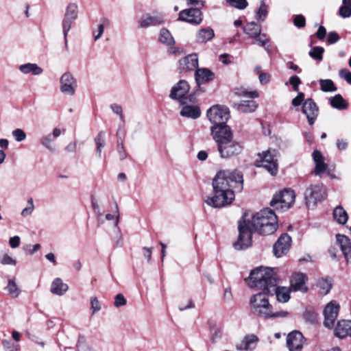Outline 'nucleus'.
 Here are the masks:
<instances>
[{"instance_id":"52","label":"nucleus","mask_w":351,"mask_h":351,"mask_svg":"<svg viewBox=\"0 0 351 351\" xmlns=\"http://www.w3.org/2000/svg\"><path fill=\"white\" fill-rule=\"evenodd\" d=\"M210 334L213 342H216L221 337L222 331L220 328L213 327L210 329Z\"/></svg>"},{"instance_id":"38","label":"nucleus","mask_w":351,"mask_h":351,"mask_svg":"<svg viewBox=\"0 0 351 351\" xmlns=\"http://www.w3.org/2000/svg\"><path fill=\"white\" fill-rule=\"evenodd\" d=\"M54 142V138L51 134H48L41 137L40 140V144L48 149L49 152H54L55 147L53 145Z\"/></svg>"},{"instance_id":"7","label":"nucleus","mask_w":351,"mask_h":351,"mask_svg":"<svg viewBox=\"0 0 351 351\" xmlns=\"http://www.w3.org/2000/svg\"><path fill=\"white\" fill-rule=\"evenodd\" d=\"M295 194L293 190L284 189L275 195L270 202L271 206L282 211L289 209L294 203Z\"/></svg>"},{"instance_id":"44","label":"nucleus","mask_w":351,"mask_h":351,"mask_svg":"<svg viewBox=\"0 0 351 351\" xmlns=\"http://www.w3.org/2000/svg\"><path fill=\"white\" fill-rule=\"evenodd\" d=\"M303 316L304 319L310 323L314 324L317 322V314L311 308H306Z\"/></svg>"},{"instance_id":"55","label":"nucleus","mask_w":351,"mask_h":351,"mask_svg":"<svg viewBox=\"0 0 351 351\" xmlns=\"http://www.w3.org/2000/svg\"><path fill=\"white\" fill-rule=\"evenodd\" d=\"M304 101V94L299 92L298 95L292 99L291 104L294 107L300 106Z\"/></svg>"},{"instance_id":"43","label":"nucleus","mask_w":351,"mask_h":351,"mask_svg":"<svg viewBox=\"0 0 351 351\" xmlns=\"http://www.w3.org/2000/svg\"><path fill=\"white\" fill-rule=\"evenodd\" d=\"M117 149L119 159L121 160H125L128 157V153L125 149L122 138H119V141L117 142Z\"/></svg>"},{"instance_id":"14","label":"nucleus","mask_w":351,"mask_h":351,"mask_svg":"<svg viewBox=\"0 0 351 351\" xmlns=\"http://www.w3.org/2000/svg\"><path fill=\"white\" fill-rule=\"evenodd\" d=\"M291 245V237L287 233L282 234L274 245L273 252L274 256L277 258L282 257L289 251Z\"/></svg>"},{"instance_id":"56","label":"nucleus","mask_w":351,"mask_h":351,"mask_svg":"<svg viewBox=\"0 0 351 351\" xmlns=\"http://www.w3.org/2000/svg\"><path fill=\"white\" fill-rule=\"evenodd\" d=\"M0 263L2 265H16V261L14 258H12L11 256H10L8 254H5L3 257L1 258Z\"/></svg>"},{"instance_id":"20","label":"nucleus","mask_w":351,"mask_h":351,"mask_svg":"<svg viewBox=\"0 0 351 351\" xmlns=\"http://www.w3.org/2000/svg\"><path fill=\"white\" fill-rule=\"evenodd\" d=\"M198 67V58L197 54H190L178 61V69L180 72L194 71Z\"/></svg>"},{"instance_id":"48","label":"nucleus","mask_w":351,"mask_h":351,"mask_svg":"<svg viewBox=\"0 0 351 351\" xmlns=\"http://www.w3.org/2000/svg\"><path fill=\"white\" fill-rule=\"evenodd\" d=\"M267 14V6L263 1H261L260 8L257 12V19L261 21H263Z\"/></svg>"},{"instance_id":"21","label":"nucleus","mask_w":351,"mask_h":351,"mask_svg":"<svg viewBox=\"0 0 351 351\" xmlns=\"http://www.w3.org/2000/svg\"><path fill=\"white\" fill-rule=\"evenodd\" d=\"M307 278L306 275L301 272L293 274L291 278V287L294 291H302L305 293L308 288L306 285Z\"/></svg>"},{"instance_id":"22","label":"nucleus","mask_w":351,"mask_h":351,"mask_svg":"<svg viewBox=\"0 0 351 351\" xmlns=\"http://www.w3.org/2000/svg\"><path fill=\"white\" fill-rule=\"evenodd\" d=\"M215 73L207 68H197L195 73V80L199 88L202 84L208 83L215 79Z\"/></svg>"},{"instance_id":"51","label":"nucleus","mask_w":351,"mask_h":351,"mask_svg":"<svg viewBox=\"0 0 351 351\" xmlns=\"http://www.w3.org/2000/svg\"><path fill=\"white\" fill-rule=\"evenodd\" d=\"M127 300L122 293L117 294L114 298V305L117 308L126 305Z\"/></svg>"},{"instance_id":"60","label":"nucleus","mask_w":351,"mask_h":351,"mask_svg":"<svg viewBox=\"0 0 351 351\" xmlns=\"http://www.w3.org/2000/svg\"><path fill=\"white\" fill-rule=\"evenodd\" d=\"M339 76L348 83L351 84V72L347 69H341L339 71Z\"/></svg>"},{"instance_id":"34","label":"nucleus","mask_w":351,"mask_h":351,"mask_svg":"<svg viewBox=\"0 0 351 351\" xmlns=\"http://www.w3.org/2000/svg\"><path fill=\"white\" fill-rule=\"evenodd\" d=\"M243 29L245 33L247 34L250 38H254L261 32V25L255 22H250L247 23Z\"/></svg>"},{"instance_id":"27","label":"nucleus","mask_w":351,"mask_h":351,"mask_svg":"<svg viewBox=\"0 0 351 351\" xmlns=\"http://www.w3.org/2000/svg\"><path fill=\"white\" fill-rule=\"evenodd\" d=\"M313 158L315 163L314 173L317 176H319L324 173L327 169V165L324 161V158L319 151L315 150L313 153Z\"/></svg>"},{"instance_id":"57","label":"nucleus","mask_w":351,"mask_h":351,"mask_svg":"<svg viewBox=\"0 0 351 351\" xmlns=\"http://www.w3.org/2000/svg\"><path fill=\"white\" fill-rule=\"evenodd\" d=\"M90 304L93 314L101 310V305L97 297H92L90 298Z\"/></svg>"},{"instance_id":"41","label":"nucleus","mask_w":351,"mask_h":351,"mask_svg":"<svg viewBox=\"0 0 351 351\" xmlns=\"http://www.w3.org/2000/svg\"><path fill=\"white\" fill-rule=\"evenodd\" d=\"M324 49L322 47H313L309 51L308 55L314 60L321 62L323 60Z\"/></svg>"},{"instance_id":"24","label":"nucleus","mask_w":351,"mask_h":351,"mask_svg":"<svg viewBox=\"0 0 351 351\" xmlns=\"http://www.w3.org/2000/svg\"><path fill=\"white\" fill-rule=\"evenodd\" d=\"M336 239L345 258L348 261L351 258V240L347 236L340 234L336 235Z\"/></svg>"},{"instance_id":"23","label":"nucleus","mask_w":351,"mask_h":351,"mask_svg":"<svg viewBox=\"0 0 351 351\" xmlns=\"http://www.w3.org/2000/svg\"><path fill=\"white\" fill-rule=\"evenodd\" d=\"M190 90V86L189 83L184 80H180L173 88H171L169 97L173 99H182Z\"/></svg>"},{"instance_id":"39","label":"nucleus","mask_w":351,"mask_h":351,"mask_svg":"<svg viewBox=\"0 0 351 351\" xmlns=\"http://www.w3.org/2000/svg\"><path fill=\"white\" fill-rule=\"evenodd\" d=\"M110 21L108 19H107V18L101 19V23L97 25V33L96 34L95 31L93 32V34L94 36V40L95 41H97L98 39H99L100 37L101 36V35L103 34L104 30V26H108V25H110Z\"/></svg>"},{"instance_id":"12","label":"nucleus","mask_w":351,"mask_h":351,"mask_svg":"<svg viewBox=\"0 0 351 351\" xmlns=\"http://www.w3.org/2000/svg\"><path fill=\"white\" fill-rule=\"evenodd\" d=\"M77 86V80L71 72L64 73L60 78V90L64 95H74Z\"/></svg>"},{"instance_id":"15","label":"nucleus","mask_w":351,"mask_h":351,"mask_svg":"<svg viewBox=\"0 0 351 351\" xmlns=\"http://www.w3.org/2000/svg\"><path fill=\"white\" fill-rule=\"evenodd\" d=\"M339 310V305L335 301L329 302L324 310V326L328 328L334 326Z\"/></svg>"},{"instance_id":"18","label":"nucleus","mask_w":351,"mask_h":351,"mask_svg":"<svg viewBox=\"0 0 351 351\" xmlns=\"http://www.w3.org/2000/svg\"><path fill=\"white\" fill-rule=\"evenodd\" d=\"M179 19L190 23L199 24L202 21V14L198 8H190L181 11Z\"/></svg>"},{"instance_id":"29","label":"nucleus","mask_w":351,"mask_h":351,"mask_svg":"<svg viewBox=\"0 0 351 351\" xmlns=\"http://www.w3.org/2000/svg\"><path fill=\"white\" fill-rule=\"evenodd\" d=\"M69 287L62 279L57 278L51 283V291L58 295H62L68 291Z\"/></svg>"},{"instance_id":"31","label":"nucleus","mask_w":351,"mask_h":351,"mask_svg":"<svg viewBox=\"0 0 351 351\" xmlns=\"http://www.w3.org/2000/svg\"><path fill=\"white\" fill-rule=\"evenodd\" d=\"M19 71L24 73H32L34 75H40L43 72V69L34 63H27L24 64H21L19 68Z\"/></svg>"},{"instance_id":"5","label":"nucleus","mask_w":351,"mask_h":351,"mask_svg":"<svg viewBox=\"0 0 351 351\" xmlns=\"http://www.w3.org/2000/svg\"><path fill=\"white\" fill-rule=\"evenodd\" d=\"M235 95L250 99H254L258 97L256 91H248L243 88H236ZM234 108L241 113H250L254 112L258 105L256 102L252 99L242 100L239 103L234 104Z\"/></svg>"},{"instance_id":"32","label":"nucleus","mask_w":351,"mask_h":351,"mask_svg":"<svg viewBox=\"0 0 351 351\" xmlns=\"http://www.w3.org/2000/svg\"><path fill=\"white\" fill-rule=\"evenodd\" d=\"M215 36L214 31L210 27L201 29L197 34L196 40L198 43H206Z\"/></svg>"},{"instance_id":"61","label":"nucleus","mask_w":351,"mask_h":351,"mask_svg":"<svg viewBox=\"0 0 351 351\" xmlns=\"http://www.w3.org/2000/svg\"><path fill=\"white\" fill-rule=\"evenodd\" d=\"M187 4L191 5V8H198L200 10L204 6V2L202 0H186Z\"/></svg>"},{"instance_id":"64","label":"nucleus","mask_w":351,"mask_h":351,"mask_svg":"<svg viewBox=\"0 0 351 351\" xmlns=\"http://www.w3.org/2000/svg\"><path fill=\"white\" fill-rule=\"evenodd\" d=\"M77 351H95L92 348L85 343H82L80 340H78L77 345Z\"/></svg>"},{"instance_id":"2","label":"nucleus","mask_w":351,"mask_h":351,"mask_svg":"<svg viewBox=\"0 0 351 351\" xmlns=\"http://www.w3.org/2000/svg\"><path fill=\"white\" fill-rule=\"evenodd\" d=\"M214 195L205 202L213 208H222L230 204L235 198L234 193L243 189V173L237 170H221L213 180Z\"/></svg>"},{"instance_id":"46","label":"nucleus","mask_w":351,"mask_h":351,"mask_svg":"<svg viewBox=\"0 0 351 351\" xmlns=\"http://www.w3.org/2000/svg\"><path fill=\"white\" fill-rule=\"evenodd\" d=\"M2 346L5 351H18L19 350V346L14 343L11 340H3Z\"/></svg>"},{"instance_id":"13","label":"nucleus","mask_w":351,"mask_h":351,"mask_svg":"<svg viewBox=\"0 0 351 351\" xmlns=\"http://www.w3.org/2000/svg\"><path fill=\"white\" fill-rule=\"evenodd\" d=\"M211 134L217 145L233 138L230 128L226 123L221 125H213L210 128Z\"/></svg>"},{"instance_id":"26","label":"nucleus","mask_w":351,"mask_h":351,"mask_svg":"<svg viewBox=\"0 0 351 351\" xmlns=\"http://www.w3.org/2000/svg\"><path fill=\"white\" fill-rule=\"evenodd\" d=\"M258 337L254 335L245 336L243 339L237 344V348L239 350H250L256 346Z\"/></svg>"},{"instance_id":"45","label":"nucleus","mask_w":351,"mask_h":351,"mask_svg":"<svg viewBox=\"0 0 351 351\" xmlns=\"http://www.w3.org/2000/svg\"><path fill=\"white\" fill-rule=\"evenodd\" d=\"M226 1L231 7L239 10H243L248 5L247 0H226Z\"/></svg>"},{"instance_id":"1","label":"nucleus","mask_w":351,"mask_h":351,"mask_svg":"<svg viewBox=\"0 0 351 351\" xmlns=\"http://www.w3.org/2000/svg\"><path fill=\"white\" fill-rule=\"evenodd\" d=\"M278 228V220L275 213L267 208L261 210L252 217L251 220L245 219L240 220L238 225L239 237L234 243L236 250H240L249 247L252 245V237L254 232L260 234L269 235Z\"/></svg>"},{"instance_id":"25","label":"nucleus","mask_w":351,"mask_h":351,"mask_svg":"<svg viewBox=\"0 0 351 351\" xmlns=\"http://www.w3.org/2000/svg\"><path fill=\"white\" fill-rule=\"evenodd\" d=\"M335 334L341 339L347 336H351V320L339 321Z\"/></svg>"},{"instance_id":"47","label":"nucleus","mask_w":351,"mask_h":351,"mask_svg":"<svg viewBox=\"0 0 351 351\" xmlns=\"http://www.w3.org/2000/svg\"><path fill=\"white\" fill-rule=\"evenodd\" d=\"M27 204L28 206L24 209H23V210L21 211V214L23 217H27L30 215L34 210V202L32 198H29L27 199Z\"/></svg>"},{"instance_id":"37","label":"nucleus","mask_w":351,"mask_h":351,"mask_svg":"<svg viewBox=\"0 0 351 351\" xmlns=\"http://www.w3.org/2000/svg\"><path fill=\"white\" fill-rule=\"evenodd\" d=\"M317 286L319 288L321 294L326 295L330 291L332 284L330 280L322 278L318 280Z\"/></svg>"},{"instance_id":"40","label":"nucleus","mask_w":351,"mask_h":351,"mask_svg":"<svg viewBox=\"0 0 351 351\" xmlns=\"http://www.w3.org/2000/svg\"><path fill=\"white\" fill-rule=\"evenodd\" d=\"M319 85L321 90L324 92H335L337 90L332 80L329 79L320 80Z\"/></svg>"},{"instance_id":"11","label":"nucleus","mask_w":351,"mask_h":351,"mask_svg":"<svg viewBox=\"0 0 351 351\" xmlns=\"http://www.w3.org/2000/svg\"><path fill=\"white\" fill-rule=\"evenodd\" d=\"M217 149L222 158H230L239 155L243 151V146L232 138L217 145Z\"/></svg>"},{"instance_id":"35","label":"nucleus","mask_w":351,"mask_h":351,"mask_svg":"<svg viewBox=\"0 0 351 351\" xmlns=\"http://www.w3.org/2000/svg\"><path fill=\"white\" fill-rule=\"evenodd\" d=\"M95 143L96 145V154L98 158H101L102 149L106 145L105 132L104 131H100L98 133L95 138Z\"/></svg>"},{"instance_id":"49","label":"nucleus","mask_w":351,"mask_h":351,"mask_svg":"<svg viewBox=\"0 0 351 351\" xmlns=\"http://www.w3.org/2000/svg\"><path fill=\"white\" fill-rule=\"evenodd\" d=\"M12 134L17 142H21L26 138L25 132L20 128L13 130Z\"/></svg>"},{"instance_id":"6","label":"nucleus","mask_w":351,"mask_h":351,"mask_svg":"<svg viewBox=\"0 0 351 351\" xmlns=\"http://www.w3.org/2000/svg\"><path fill=\"white\" fill-rule=\"evenodd\" d=\"M326 197V189L322 184L311 185L304 192L306 204L309 208L315 207L317 202L324 201Z\"/></svg>"},{"instance_id":"36","label":"nucleus","mask_w":351,"mask_h":351,"mask_svg":"<svg viewBox=\"0 0 351 351\" xmlns=\"http://www.w3.org/2000/svg\"><path fill=\"white\" fill-rule=\"evenodd\" d=\"M330 104L332 107L338 110H344L348 108V104L339 94L331 97L330 99Z\"/></svg>"},{"instance_id":"53","label":"nucleus","mask_w":351,"mask_h":351,"mask_svg":"<svg viewBox=\"0 0 351 351\" xmlns=\"http://www.w3.org/2000/svg\"><path fill=\"white\" fill-rule=\"evenodd\" d=\"M110 108L111 110H112V112L115 114H117V115L119 116L120 117V119L121 120V121L123 123L125 122V117L123 114V108L122 107L119 105V104H111L110 106Z\"/></svg>"},{"instance_id":"3","label":"nucleus","mask_w":351,"mask_h":351,"mask_svg":"<svg viewBox=\"0 0 351 351\" xmlns=\"http://www.w3.org/2000/svg\"><path fill=\"white\" fill-rule=\"evenodd\" d=\"M252 288L264 289L269 295H276L278 302L285 303L290 299L291 289L278 287V277L271 268H256L251 271L247 279Z\"/></svg>"},{"instance_id":"63","label":"nucleus","mask_w":351,"mask_h":351,"mask_svg":"<svg viewBox=\"0 0 351 351\" xmlns=\"http://www.w3.org/2000/svg\"><path fill=\"white\" fill-rule=\"evenodd\" d=\"M21 239L19 236H14L13 237H10L9 239V244L12 248L18 247L20 245Z\"/></svg>"},{"instance_id":"33","label":"nucleus","mask_w":351,"mask_h":351,"mask_svg":"<svg viewBox=\"0 0 351 351\" xmlns=\"http://www.w3.org/2000/svg\"><path fill=\"white\" fill-rule=\"evenodd\" d=\"M159 41L166 45L172 46L175 44V40L170 32L166 28H162L160 31Z\"/></svg>"},{"instance_id":"50","label":"nucleus","mask_w":351,"mask_h":351,"mask_svg":"<svg viewBox=\"0 0 351 351\" xmlns=\"http://www.w3.org/2000/svg\"><path fill=\"white\" fill-rule=\"evenodd\" d=\"M256 38V41L258 42L261 46L265 47V49L269 51V47H266V44L269 42V38L267 37L266 34L259 33L258 36L254 37Z\"/></svg>"},{"instance_id":"30","label":"nucleus","mask_w":351,"mask_h":351,"mask_svg":"<svg viewBox=\"0 0 351 351\" xmlns=\"http://www.w3.org/2000/svg\"><path fill=\"white\" fill-rule=\"evenodd\" d=\"M332 216L335 221L341 225L346 224L348 219V215L341 206H337L334 208Z\"/></svg>"},{"instance_id":"42","label":"nucleus","mask_w":351,"mask_h":351,"mask_svg":"<svg viewBox=\"0 0 351 351\" xmlns=\"http://www.w3.org/2000/svg\"><path fill=\"white\" fill-rule=\"evenodd\" d=\"M6 289L8 291L9 294L12 298H17L21 293V290L16 285L14 280H9L8 284L6 287Z\"/></svg>"},{"instance_id":"4","label":"nucleus","mask_w":351,"mask_h":351,"mask_svg":"<svg viewBox=\"0 0 351 351\" xmlns=\"http://www.w3.org/2000/svg\"><path fill=\"white\" fill-rule=\"evenodd\" d=\"M259 289L262 291L250 298V306L253 313L265 319L285 317L288 315V312L284 311L274 312L273 307L268 300L269 294L266 293L264 289Z\"/></svg>"},{"instance_id":"17","label":"nucleus","mask_w":351,"mask_h":351,"mask_svg":"<svg viewBox=\"0 0 351 351\" xmlns=\"http://www.w3.org/2000/svg\"><path fill=\"white\" fill-rule=\"evenodd\" d=\"M302 111L306 115L309 125H312L319 113V108L314 100L311 98L306 99L302 104Z\"/></svg>"},{"instance_id":"16","label":"nucleus","mask_w":351,"mask_h":351,"mask_svg":"<svg viewBox=\"0 0 351 351\" xmlns=\"http://www.w3.org/2000/svg\"><path fill=\"white\" fill-rule=\"evenodd\" d=\"M165 23L164 15L161 13L143 15L139 20L138 28H147L151 26H158Z\"/></svg>"},{"instance_id":"58","label":"nucleus","mask_w":351,"mask_h":351,"mask_svg":"<svg viewBox=\"0 0 351 351\" xmlns=\"http://www.w3.org/2000/svg\"><path fill=\"white\" fill-rule=\"evenodd\" d=\"M339 14L342 18H348L351 15V8L348 6L342 5L339 8Z\"/></svg>"},{"instance_id":"8","label":"nucleus","mask_w":351,"mask_h":351,"mask_svg":"<svg viewBox=\"0 0 351 351\" xmlns=\"http://www.w3.org/2000/svg\"><path fill=\"white\" fill-rule=\"evenodd\" d=\"M78 15V6L75 3H70L66 8L62 26L64 35V47L66 51L69 49L67 36L71 28L72 24L77 19Z\"/></svg>"},{"instance_id":"62","label":"nucleus","mask_w":351,"mask_h":351,"mask_svg":"<svg viewBox=\"0 0 351 351\" xmlns=\"http://www.w3.org/2000/svg\"><path fill=\"white\" fill-rule=\"evenodd\" d=\"M289 82L292 85L293 90L295 91H298V86L301 84L300 79L296 75L292 76L289 80Z\"/></svg>"},{"instance_id":"28","label":"nucleus","mask_w":351,"mask_h":351,"mask_svg":"<svg viewBox=\"0 0 351 351\" xmlns=\"http://www.w3.org/2000/svg\"><path fill=\"white\" fill-rule=\"evenodd\" d=\"M180 114L182 117L195 119L200 117L201 111L197 106L186 105L182 108Z\"/></svg>"},{"instance_id":"19","label":"nucleus","mask_w":351,"mask_h":351,"mask_svg":"<svg viewBox=\"0 0 351 351\" xmlns=\"http://www.w3.org/2000/svg\"><path fill=\"white\" fill-rule=\"evenodd\" d=\"M304 337L299 331L290 332L287 337V346L289 351H300L303 347Z\"/></svg>"},{"instance_id":"9","label":"nucleus","mask_w":351,"mask_h":351,"mask_svg":"<svg viewBox=\"0 0 351 351\" xmlns=\"http://www.w3.org/2000/svg\"><path fill=\"white\" fill-rule=\"evenodd\" d=\"M254 165L256 167L265 168L272 176H275L277 173V158L276 155L269 150L263 152L262 154L259 153L258 158L254 162Z\"/></svg>"},{"instance_id":"10","label":"nucleus","mask_w":351,"mask_h":351,"mask_svg":"<svg viewBox=\"0 0 351 351\" xmlns=\"http://www.w3.org/2000/svg\"><path fill=\"white\" fill-rule=\"evenodd\" d=\"M207 117L213 125H221L230 119V111L226 106L215 105L208 110Z\"/></svg>"},{"instance_id":"54","label":"nucleus","mask_w":351,"mask_h":351,"mask_svg":"<svg viewBox=\"0 0 351 351\" xmlns=\"http://www.w3.org/2000/svg\"><path fill=\"white\" fill-rule=\"evenodd\" d=\"M293 23L297 27L302 28L306 25V19L303 15L298 14L294 16Z\"/></svg>"},{"instance_id":"59","label":"nucleus","mask_w":351,"mask_h":351,"mask_svg":"<svg viewBox=\"0 0 351 351\" xmlns=\"http://www.w3.org/2000/svg\"><path fill=\"white\" fill-rule=\"evenodd\" d=\"M340 38L336 32H330L327 36V41L329 44H335L339 40Z\"/></svg>"}]
</instances>
